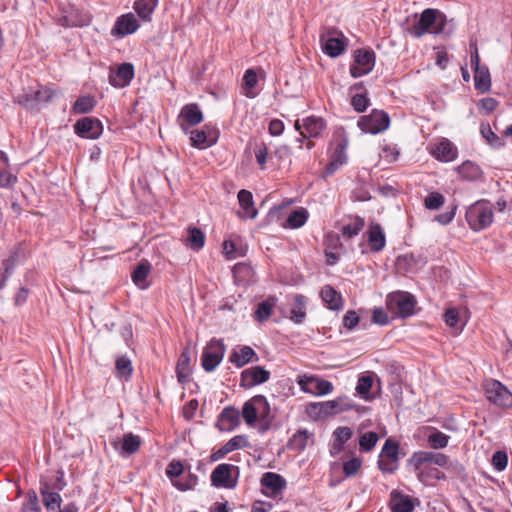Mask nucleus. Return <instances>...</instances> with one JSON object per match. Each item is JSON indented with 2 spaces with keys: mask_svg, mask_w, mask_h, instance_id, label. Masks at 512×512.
Returning a JSON list of instances; mask_svg holds the SVG:
<instances>
[{
  "mask_svg": "<svg viewBox=\"0 0 512 512\" xmlns=\"http://www.w3.org/2000/svg\"><path fill=\"white\" fill-rule=\"evenodd\" d=\"M39 493L41 501L47 512H55L62 503L61 495L58 492L50 491L48 483H40Z\"/></svg>",
  "mask_w": 512,
  "mask_h": 512,
  "instance_id": "obj_26",
  "label": "nucleus"
},
{
  "mask_svg": "<svg viewBox=\"0 0 512 512\" xmlns=\"http://www.w3.org/2000/svg\"><path fill=\"white\" fill-rule=\"evenodd\" d=\"M325 122L321 117L310 116L303 120L301 125L299 120L295 123V128L304 138H316L320 136L325 129Z\"/></svg>",
  "mask_w": 512,
  "mask_h": 512,
  "instance_id": "obj_20",
  "label": "nucleus"
},
{
  "mask_svg": "<svg viewBox=\"0 0 512 512\" xmlns=\"http://www.w3.org/2000/svg\"><path fill=\"white\" fill-rule=\"evenodd\" d=\"M260 483L263 488L269 490L273 495L279 494L286 487V480L280 474L274 472L264 473Z\"/></svg>",
  "mask_w": 512,
  "mask_h": 512,
  "instance_id": "obj_29",
  "label": "nucleus"
},
{
  "mask_svg": "<svg viewBox=\"0 0 512 512\" xmlns=\"http://www.w3.org/2000/svg\"><path fill=\"white\" fill-rule=\"evenodd\" d=\"M408 464L413 466L414 470H419L426 464L445 467L448 464V456L439 452L417 451L408 459Z\"/></svg>",
  "mask_w": 512,
  "mask_h": 512,
  "instance_id": "obj_13",
  "label": "nucleus"
},
{
  "mask_svg": "<svg viewBox=\"0 0 512 512\" xmlns=\"http://www.w3.org/2000/svg\"><path fill=\"white\" fill-rule=\"evenodd\" d=\"M248 446L249 442L245 435H236L227 441L221 448L210 454V462H216L224 458L228 453Z\"/></svg>",
  "mask_w": 512,
  "mask_h": 512,
  "instance_id": "obj_23",
  "label": "nucleus"
},
{
  "mask_svg": "<svg viewBox=\"0 0 512 512\" xmlns=\"http://www.w3.org/2000/svg\"><path fill=\"white\" fill-rule=\"evenodd\" d=\"M390 124L389 115L383 110L374 109L369 115L358 120V127L365 133L378 134L385 131Z\"/></svg>",
  "mask_w": 512,
  "mask_h": 512,
  "instance_id": "obj_10",
  "label": "nucleus"
},
{
  "mask_svg": "<svg viewBox=\"0 0 512 512\" xmlns=\"http://www.w3.org/2000/svg\"><path fill=\"white\" fill-rule=\"evenodd\" d=\"M320 296L330 310H340L343 306L341 294L331 285L323 286L320 291Z\"/></svg>",
  "mask_w": 512,
  "mask_h": 512,
  "instance_id": "obj_30",
  "label": "nucleus"
},
{
  "mask_svg": "<svg viewBox=\"0 0 512 512\" xmlns=\"http://www.w3.org/2000/svg\"><path fill=\"white\" fill-rule=\"evenodd\" d=\"M185 134H190L191 145L195 148L204 149L214 145L219 138V130L212 124H205L202 129L189 130L184 123H180Z\"/></svg>",
  "mask_w": 512,
  "mask_h": 512,
  "instance_id": "obj_8",
  "label": "nucleus"
},
{
  "mask_svg": "<svg viewBox=\"0 0 512 512\" xmlns=\"http://www.w3.org/2000/svg\"><path fill=\"white\" fill-rule=\"evenodd\" d=\"M376 62L375 52L368 48L356 49L353 54V63L350 65V75L359 78L369 74Z\"/></svg>",
  "mask_w": 512,
  "mask_h": 512,
  "instance_id": "obj_9",
  "label": "nucleus"
},
{
  "mask_svg": "<svg viewBox=\"0 0 512 512\" xmlns=\"http://www.w3.org/2000/svg\"><path fill=\"white\" fill-rule=\"evenodd\" d=\"M20 512H42L38 495L34 490H29L21 505Z\"/></svg>",
  "mask_w": 512,
  "mask_h": 512,
  "instance_id": "obj_46",
  "label": "nucleus"
},
{
  "mask_svg": "<svg viewBox=\"0 0 512 512\" xmlns=\"http://www.w3.org/2000/svg\"><path fill=\"white\" fill-rule=\"evenodd\" d=\"M486 399L503 410L512 408V392L499 380L487 379L483 383Z\"/></svg>",
  "mask_w": 512,
  "mask_h": 512,
  "instance_id": "obj_6",
  "label": "nucleus"
},
{
  "mask_svg": "<svg viewBox=\"0 0 512 512\" xmlns=\"http://www.w3.org/2000/svg\"><path fill=\"white\" fill-rule=\"evenodd\" d=\"M319 40L322 51L332 58L341 55L347 46V38L335 27H323Z\"/></svg>",
  "mask_w": 512,
  "mask_h": 512,
  "instance_id": "obj_5",
  "label": "nucleus"
},
{
  "mask_svg": "<svg viewBox=\"0 0 512 512\" xmlns=\"http://www.w3.org/2000/svg\"><path fill=\"white\" fill-rule=\"evenodd\" d=\"M308 216L309 213L305 208L293 210L286 220L287 226L293 229L300 228L306 223Z\"/></svg>",
  "mask_w": 512,
  "mask_h": 512,
  "instance_id": "obj_45",
  "label": "nucleus"
},
{
  "mask_svg": "<svg viewBox=\"0 0 512 512\" xmlns=\"http://www.w3.org/2000/svg\"><path fill=\"white\" fill-rule=\"evenodd\" d=\"M369 104L370 100L367 96L366 90L364 93H357L351 98V106L358 113L364 112L368 108Z\"/></svg>",
  "mask_w": 512,
  "mask_h": 512,
  "instance_id": "obj_56",
  "label": "nucleus"
},
{
  "mask_svg": "<svg viewBox=\"0 0 512 512\" xmlns=\"http://www.w3.org/2000/svg\"><path fill=\"white\" fill-rule=\"evenodd\" d=\"M240 424V412L233 406L225 407L217 417L216 427L221 432L234 430Z\"/></svg>",
  "mask_w": 512,
  "mask_h": 512,
  "instance_id": "obj_21",
  "label": "nucleus"
},
{
  "mask_svg": "<svg viewBox=\"0 0 512 512\" xmlns=\"http://www.w3.org/2000/svg\"><path fill=\"white\" fill-rule=\"evenodd\" d=\"M184 472V466L181 461L173 459L166 468V475L171 482L176 481Z\"/></svg>",
  "mask_w": 512,
  "mask_h": 512,
  "instance_id": "obj_57",
  "label": "nucleus"
},
{
  "mask_svg": "<svg viewBox=\"0 0 512 512\" xmlns=\"http://www.w3.org/2000/svg\"><path fill=\"white\" fill-rule=\"evenodd\" d=\"M239 475L240 469L238 466L222 463L212 471L211 484L216 488L234 489L237 486Z\"/></svg>",
  "mask_w": 512,
  "mask_h": 512,
  "instance_id": "obj_7",
  "label": "nucleus"
},
{
  "mask_svg": "<svg viewBox=\"0 0 512 512\" xmlns=\"http://www.w3.org/2000/svg\"><path fill=\"white\" fill-rule=\"evenodd\" d=\"M261 406L268 409V401L263 395H256L244 403L242 417L248 425L256 423Z\"/></svg>",
  "mask_w": 512,
  "mask_h": 512,
  "instance_id": "obj_19",
  "label": "nucleus"
},
{
  "mask_svg": "<svg viewBox=\"0 0 512 512\" xmlns=\"http://www.w3.org/2000/svg\"><path fill=\"white\" fill-rule=\"evenodd\" d=\"M313 434L306 429L298 430L288 441L287 447L296 452H302L306 449L310 438Z\"/></svg>",
  "mask_w": 512,
  "mask_h": 512,
  "instance_id": "obj_36",
  "label": "nucleus"
},
{
  "mask_svg": "<svg viewBox=\"0 0 512 512\" xmlns=\"http://www.w3.org/2000/svg\"><path fill=\"white\" fill-rule=\"evenodd\" d=\"M346 149H347V140L346 139H340L331 155L328 164L326 165L325 169L323 170V176L329 177L333 175L341 166H343L347 161V155H346Z\"/></svg>",
  "mask_w": 512,
  "mask_h": 512,
  "instance_id": "obj_17",
  "label": "nucleus"
},
{
  "mask_svg": "<svg viewBox=\"0 0 512 512\" xmlns=\"http://www.w3.org/2000/svg\"><path fill=\"white\" fill-rule=\"evenodd\" d=\"M445 203V197L439 192H431L424 199V206L429 210H438Z\"/></svg>",
  "mask_w": 512,
  "mask_h": 512,
  "instance_id": "obj_55",
  "label": "nucleus"
},
{
  "mask_svg": "<svg viewBox=\"0 0 512 512\" xmlns=\"http://www.w3.org/2000/svg\"><path fill=\"white\" fill-rule=\"evenodd\" d=\"M258 360L259 356L250 346H241L238 349H233L229 355V362L237 368H241L251 362H257Z\"/></svg>",
  "mask_w": 512,
  "mask_h": 512,
  "instance_id": "obj_25",
  "label": "nucleus"
},
{
  "mask_svg": "<svg viewBox=\"0 0 512 512\" xmlns=\"http://www.w3.org/2000/svg\"><path fill=\"white\" fill-rule=\"evenodd\" d=\"M385 304L392 317L405 319L414 314L417 302L409 292L395 291L386 296Z\"/></svg>",
  "mask_w": 512,
  "mask_h": 512,
  "instance_id": "obj_4",
  "label": "nucleus"
},
{
  "mask_svg": "<svg viewBox=\"0 0 512 512\" xmlns=\"http://www.w3.org/2000/svg\"><path fill=\"white\" fill-rule=\"evenodd\" d=\"M18 263V253H12L7 259L2 262L3 274L11 276Z\"/></svg>",
  "mask_w": 512,
  "mask_h": 512,
  "instance_id": "obj_63",
  "label": "nucleus"
},
{
  "mask_svg": "<svg viewBox=\"0 0 512 512\" xmlns=\"http://www.w3.org/2000/svg\"><path fill=\"white\" fill-rule=\"evenodd\" d=\"M457 171L459 175L466 180L469 181H475L478 180L481 177L482 171L480 167L471 162V161H465L463 162L458 168Z\"/></svg>",
  "mask_w": 512,
  "mask_h": 512,
  "instance_id": "obj_40",
  "label": "nucleus"
},
{
  "mask_svg": "<svg viewBox=\"0 0 512 512\" xmlns=\"http://www.w3.org/2000/svg\"><path fill=\"white\" fill-rule=\"evenodd\" d=\"M275 301L276 299L274 297H269L265 301L260 302L257 305L256 311L254 312L255 320L259 322H264L268 320L273 313Z\"/></svg>",
  "mask_w": 512,
  "mask_h": 512,
  "instance_id": "obj_41",
  "label": "nucleus"
},
{
  "mask_svg": "<svg viewBox=\"0 0 512 512\" xmlns=\"http://www.w3.org/2000/svg\"><path fill=\"white\" fill-rule=\"evenodd\" d=\"M450 436L439 431L435 430L433 433H431L428 438L427 442L430 448L432 449H442L445 448L448 445Z\"/></svg>",
  "mask_w": 512,
  "mask_h": 512,
  "instance_id": "obj_49",
  "label": "nucleus"
},
{
  "mask_svg": "<svg viewBox=\"0 0 512 512\" xmlns=\"http://www.w3.org/2000/svg\"><path fill=\"white\" fill-rule=\"evenodd\" d=\"M352 435V429L346 426L338 427L333 432V438L343 444H345L352 437Z\"/></svg>",
  "mask_w": 512,
  "mask_h": 512,
  "instance_id": "obj_64",
  "label": "nucleus"
},
{
  "mask_svg": "<svg viewBox=\"0 0 512 512\" xmlns=\"http://www.w3.org/2000/svg\"><path fill=\"white\" fill-rule=\"evenodd\" d=\"M239 205L250 218H254L257 215V210L254 208L253 195L250 191L242 189L238 192Z\"/></svg>",
  "mask_w": 512,
  "mask_h": 512,
  "instance_id": "obj_43",
  "label": "nucleus"
},
{
  "mask_svg": "<svg viewBox=\"0 0 512 512\" xmlns=\"http://www.w3.org/2000/svg\"><path fill=\"white\" fill-rule=\"evenodd\" d=\"M176 374L180 383H185L191 375L190 368V351L189 348H185L177 361Z\"/></svg>",
  "mask_w": 512,
  "mask_h": 512,
  "instance_id": "obj_34",
  "label": "nucleus"
},
{
  "mask_svg": "<svg viewBox=\"0 0 512 512\" xmlns=\"http://www.w3.org/2000/svg\"><path fill=\"white\" fill-rule=\"evenodd\" d=\"M361 465H362V461L359 458L354 457V458L344 462L343 473L345 474L346 477H352L359 471V469L361 468Z\"/></svg>",
  "mask_w": 512,
  "mask_h": 512,
  "instance_id": "obj_59",
  "label": "nucleus"
},
{
  "mask_svg": "<svg viewBox=\"0 0 512 512\" xmlns=\"http://www.w3.org/2000/svg\"><path fill=\"white\" fill-rule=\"evenodd\" d=\"M390 508L392 512H413L414 504L410 496L393 492L391 494Z\"/></svg>",
  "mask_w": 512,
  "mask_h": 512,
  "instance_id": "obj_32",
  "label": "nucleus"
},
{
  "mask_svg": "<svg viewBox=\"0 0 512 512\" xmlns=\"http://www.w3.org/2000/svg\"><path fill=\"white\" fill-rule=\"evenodd\" d=\"M151 271V264L147 260H142L138 265L134 268L132 272V281L134 284L140 289L148 288V283L146 279Z\"/></svg>",
  "mask_w": 512,
  "mask_h": 512,
  "instance_id": "obj_35",
  "label": "nucleus"
},
{
  "mask_svg": "<svg viewBox=\"0 0 512 512\" xmlns=\"http://www.w3.org/2000/svg\"><path fill=\"white\" fill-rule=\"evenodd\" d=\"M354 407L352 400L348 397H338L333 400L310 403L307 405L306 412L315 419H325L338 413L351 410Z\"/></svg>",
  "mask_w": 512,
  "mask_h": 512,
  "instance_id": "obj_3",
  "label": "nucleus"
},
{
  "mask_svg": "<svg viewBox=\"0 0 512 512\" xmlns=\"http://www.w3.org/2000/svg\"><path fill=\"white\" fill-rule=\"evenodd\" d=\"M116 375L118 377H124L126 380L131 377L133 373V367L131 360L127 356L118 357L115 362Z\"/></svg>",
  "mask_w": 512,
  "mask_h": 512,
  "instance_id": "obj_48",
  "label": "nucleus"
},
{
  "mask_svg": "<svg viewBox=\"0 0 512 512\" xmlns=\"http://www.w3.org/2000/svg\"><path fill=\"white\" fill-rule=\"evenodd\" d=\"M254 153L258 165L261 167V169H264L267 162L268 147L264 142H260L256 145Z\"/></svg>",
  "mask_w": 512,
  "mask_h": 512,
  "instance_id": "obj_62",
  "label": "nucleus"
},
{
  "mask_svg": "<svg viewBox=\"0 0 512 512\" xmlns=\"http://www.w3.org/2000/svg\"><path fill=\"white\" fill-rule=\"evenodd\" d=\"M365 221L360 216H355L353 218H350V221L347 223H344L340 229H339V236L343 237L344 239L348 240L355 236H357L364 228Z\"/></svg>",
  "mask_w": 512,
  "mask_h": 512,
  "instance_id": "obj_31",
  "label": "nucleus"
},
{
  "mask_svg": "<svg viewBox=\"0 0 512 512\" xmlns=\"http://www.w3.org/2000/svg\"><path fill=\"white\" fill-rule=\"evenodd\" d=\"M97 101L91 95L80 96L73 104L72 111L75 114H86L91 112L95 106Z\"/></svg>",
  "mask_w": 512,
  "mask_h": 512,
  "instance_id": "obj_42",
  "label": "nucleus"
},
{
  "mask_svg": "<svg viewBox=\"0 0 512 512\" xmlns=\"http://www.w3.org/2000/svg\"><path fill=\"white\" fill-rule=\"evenodd\" d=\"M258 78L257 74L253 69H248L245 71L243 76V86L245 88V96L248 98L256 97L257 93L253 91L257 84Z\"/></svg>",
  "mask_w": 512,
  "mask_h": 512,
  "instance_id": "obj_47",
  "label": "nucleus"
},
{
  "mask_svg": "<svg viewBox=\"0 0 512 512\" xmlns=\"http://www.w3.org/2000/svg\"><path fill=\"white\" fill-rule=\"evenodd\" d=\"M446 26V15L438 9L427 8L422 11L419 19L407 32L414 38H420L426 33L440 34Z\"/></svg>",
  "mask_w": 512,
  "mask_h": 512,
  "instance_id": "obj_1",
  "label": "nucleus"
},
{
  "mask_svg": "<svg viewBox=\"0 0 512 512\" xmlns=\"http://www.w3.org/2000/svg\"><path fill=\"white\" fill-rule=\"evenodd\" d=\"M398 452H399L398 442L391 438H388L382 447L381 454L384 455L385 457H387L391 462H397L399 459Z\"/></svg>",
  "mask_w": 512,
  "mask_h": 512,
  "instance_id": "obj_52",
  "label": "nucleus"
},
{
  "mask_svg": "<svg viewBox=\"0 0 512 512\" xmlns=\"http://www.w3.org/2000/svg\"><path fill=\"white\" fill-rule=\"evenodd\" d=\"M431 154L440 161L450 162L457 157V148L448 139H443L434 145Z\"/></svg>",
  "mask_w": 512,
  "mask_h": 512,
  "instance_id": "obj_27",
  "label": "nucleus"
},
{
  "mask_svg": "<svg viewBox=\"0 0 512 512\" xmlns=\"http://www.w3.org/2000/svg\"><path fill=\"white\" fill-rule=\"evenodd\" d=\"M417 474V478L420 482L426 483L427 479L433 478L436 480H445L446 475L437 468H420L419 470H414Z\"/></svg>",
  "mask_w": 512,
  "mask_h": 512,
  "instance_id": "obj_50",
  "label": "nucleus"
},
{
  "mask_svg": "<svg viewBox=\"0 0 512 512\" xmlns=\"http://www.w3.org/2000/svg\"><path fill=\"white\" fill-rule=\"evenodd\" d=\"M110 444L121 455L129 456L138 451L141 445V439L138 435H134L133 433H126L124 434L122 441L119 439H114L110 442Z\"/></svg>",
  "mask_w": 512,
  "mask_h": 512,
  "instance_id": "obj_22",
  "label": "nucleus"
},
{
  "mask_svg": "<svg viewBox=\"0 0 512 512\" xmlns=\"http://www.w3.org/2000/svg\"><path fill=\"white\" fill-rule=\"evenodd\" d=\"M373 378L371 375H361L356 385V392L364 399L368 400L369 392L372 388Z\"/></svg>",
  "mask_w": 512,
  "mask_h": 512,
  "instance_id": "obj_53",
  "label": "nucleus"
},
{
  "mask_svg": "<svg viewBox=\"0 0 512 512\" xmlns=\"http://www.w3.org/2000/svg\"><path fill=\"white\" fill-rule=\"evenodd\" d=\"M465 219L472 231L485 230L494 221L493 205L488 200H478L466 209Z\"/></svg>",
  "mask_w": 512,
  "mask_h": 512,
  "instance_id": "obj_2",
  "label": "nucleus"
},
{
  "mask_svg": "<svg viewBox=\"0 0 512 512\" xmlns=\"http://www.w3.org/2000/svg\"><path fill=\"white\" fill-rule=\"evenodd\" d=\"M198 483V476L189 472L185 477L173 481V486L180 491L192 490Z\"/></svg>",
  "mask_w": 512,
  "mask_h": 512,
  "instance_id": "obj_51",
  "label": "nucleus"
},
{
  "mask_svg": "<svg viewBox=\"0 0 512 512\" xmlns=\"http://www.w3.org/2000/svg\"><path fill=\"white\" fill-rule=\"evenodd\" d=\"M225 354V345L221 339H212L202 352V367L212 372L220 364Z\"/></svg>",
  "mask_w": 512,
  "mask_h": 512,
  "instance_id": "obj_11",
  "label": "nucleus"
},
{
  "mask_svg": "<svg viewBox=\"0 0 512 512\" xmlns=\"http://www.w3.org/2000/svg\"><path fill=\"white\" fill-rule=\"evenodd\" d=\"M378 440L379 437L376 432H366L363 435H361L359 439V448L363 452L371 451L375 447Z\"/></svg>",
  "mask_w": 512,
  "mask_h": 512,
  "instance_id": "obj_54",
  "label": "nucleus"
},
{
  "mask_svg": "<svg viewBox=\"0 0 512 512\" xmlns=\"http://www.w3.org/2000/svg\"><path fill=\"white\" fill-rule=\"evenodd\" d=\"M444 317L446 324L452 328L457 329L463 325L461 323L459 312L454 308L446 310Z\"/></svg>",
  "mask_w": 512,
  "mask_h": 512,
  "instance_id": "obj_61",
  "label": "nucleus"
},
{
  "mask_svg": "<svg viewBox=\"0 0 512 512\" xmlns=\"http://www.w3.org/2000/svg\"><path fill=\"white\" fill-rule=\"evenodd\" d=\"M367 243L374 253L381 252L386 245L385 233L379 223L372 222L366 231Z\"/></svg>",
  "mask_w": 512,
  "mask_h": 512,
  "instance_id": "obj_24",
  "label": "nucleus"
},
{
  "mask_svg": "<svg viewBox=\"0 0 512 512\" xmlns=\"http://www.w3.org/2000/svg\"><path fill=\"white\" fill-rule=\"evenodd\" d=\"M475 89L481 93H486L491 88V77L486 65L473 69Z\"/></svg>",
  "mask_w": 512,
  "mask_h": 512,
  "instance_id": "obj_33",
  "label": "nucleus"
},
{
  "mask_svg": "<svg viewBox=\"0 0 512 512\" xmlns=\"http://www.w3.org/2000/svg\"><path fill=\"white\" fill-rule=\"evenodd\" d=\"M139 27L140 24L133 13L123 14L117 17L111 29V35L116 38H123L135 33Z\"/></svg>",
  "mask_w": 512,
  "mask_h": 512,
  "instance_id": "obj_18",
  "label": "nucleus"
},
{
  "mask_svg": "<svg viewBox=\"0 0 512 512\" xmlns=\"http://www.w3.org/2000/svg\"><path fill=\"white\" fill-rule=\"evenodd\" d=\"M74 132L81 138L98 139L103 133L102 122L95 117H83L74 124Z\"/></svg>",
  "mask_w": 512,
  "mask_h": 512,
  "instance_id": "obj_14",
  "label": "nucleus"
},
{
  "mask_svg": "<svg viewBox=\"0 0 512 512\" xmlns=\"http://www.w3.org/2000/svg\"><path fill=\"white\" fill-rule=\"evenodd\" d=\"M480 133L487 144L494 149H499L505 145V142L492 131L488 123H482L480 125Z\"/></svg>",
  "mask_w": 512,
  "mask_h": 512,
  "instance_id": "obj_44",
  "label": "nucleus"
},
{
  "mask_svg": "<svg viewBox=\"0 0 512 512\" xmlns=\"http://www.w3.org/2000/svg\"><path fill=\"white\" fill-rule=\"evenodd\" d=\"M180 119H183L189 126H195L203 121L204 116L197 103H189L181 108L178 116V120Z\"/></svg>",
  "mask_w": 512,
  "mask_h": 512,
  "instance_id": "obj_28",
  "label": "nucleus"
},
{
  "mask_svg": "<svg viewBox=\"0 0 512 512\" xmlns=\"http://www.w3.org/2000/svg\"><path fill=\"white\" fill-rule=\"evenodd\" d=\"M298 384L303 391L314 395H326L333 391V384L330 381L317 376H303Z\"/></svg>",
  "mask_w": 512,
  "mask_h": 512,
  "instance_id": "obj_16",
  "label": "nucleus"
},
{
  "mask_svg": "<svg viewBox=\"0 0 512 512\" xmlns=\"http://www.w3.org/2000/svg\"><path fill=\"white\" fill-rule=\"evenodd\" d=\"M270 371L262 366H252L241 372L240 386L243 388H252L263 384L270 379Z\"/></svg>",
  "mask_w": 512,
  "mask_h": 512,
  "instance_id": "obj_15",
  "label": "nucleus"
},
{
  "mask_svg": "<svg viewBox=\"0 0 512 512\" xmlns=\"http://www.w3.org/2000/svg\"><path fill=\"white\" fill-rule=\"evenodd\" d=\"M491 463L497 471H503L508 463V456L506 452L496 451L492 456Z\"/></svg>",
  "mask_w": 512,
  "mask_h": 512,
  "instance_id": "obj_60",
  "label": "nucleus"
},
{
  "mask_svg": "<svg viewBox=\"0 0 512 512\" xmlns=\"http://www.w3.org/2000/svg\"><path fill=\"white\" fill-rule=\"evenodd\" d=\"M306 302L307 301L305 296L301 294H297L294 296V306L291 308L290 311V319L294 323L300 324L304 321L306 317Z\"/></svg>",
  "mask_w": 512,
  "mask_h": 512,
  "instance_id": "obj_39",
  "label": "nucleus"
},
{
  "mask_svg": "<svg viewBox=\"0 0 512 512\" xmlns=\"http://www.w3.org/2000/svg\"><path fill=\"white\" fill-rule=\"evenodd\" d=\"M159 0H137L133 8L137 15L144 21L151 19V15L158 6Z\"/></svg>",
  "mask_w": 512,
  "mask_h": 512,
  "instance_id": "obj_38",
  "label": "nucleus"
},
{
  "mask_svg": "<svg viewBox=\"0 0 512 512\" xmlns=\"http://www.w3.org/2000/svg\"><path fill=\"white\" fill-rule=\"evenodd\" d=\"M134 75L135 69L133 64L124 62L115 67H110L108 81L115 88H125L130 85Z\"/></svg>",
  "mask_w": 512,
  "mask_h": 512,
  "instance_id": "obj_12",
  "label": "nucleus"
},
{
  "mask_svg": "<svg viewBox=\"0 0 512 512\" xmlns=\"http://www.w3.org/2000/svg\"><path fill=\"white\" fill-rule=\"evenodd\" d=\"M55 95V91L48 87H41L38 90L34 91V99L36 102V106L40 103H47L52 100Z\"/></svg>",
  "mask_w": 512,
  "mask_h": 512,
  "instance_id": "obj_58",
  "label": "nucleus"
},
{
  "mask_svg": "<svg viewBox=\"0 0 512 512\" xmlns=\"http://www.w3.org/2000/svg\"><path fill=\"white\" fill-rule=\"evenodd\" d=\"M187 234V238L185 239L187 247L194 251H199L203 248L205 244V234L201 229L191 226L187 229Z\"/></svg>",
  "mask_w": 512,
  "mask_h": 512,
  "instance_id": "obj_37",
  "label": "nucleus"
}]
</instances>
